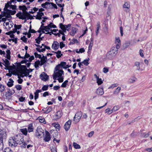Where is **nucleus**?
<instances>
[{
	"label": "nucleus",
	"instance_id": "38",
	"mask_svg": "<svg viewBox=\"0 0 152 152\" xmlns=\"http://www.w3.org/2000/svg\"><path fill=\"white\" fill-rule=\"evenodd\" d=\"M89 59L88 58V59L84 60L82 63L84 64L85 65L87 66L89 64L88 61Z\"/></svg>",
	"mask_w": 152,
	"mask_h": 152
},
{
	"label": "nucleus",
	"instance_id": "6",
	"mask_svg": "<svg viewBox=\"0 0 152 152\" xmlns=\"http://www.w3.org/2000/svg\"><path fill=\"white\" fill-rule=\"evenodd\" d=\"M117 50L118 49L116 48L113 47L107 53V55L108 56L110 55V58H112L117 54Z\"/></svg>",
	"mask_w": 152,
	"mask_h": 152
},
{
	"label": "nucleus",
	"instance_id": "23",
	"mask_svg": "<svg viewBox=\"0 0 152 152\" xmlns=\"http://www.w3.org/2000/svg\"><path fill=\"white\" fill-rule=\"evenodd\" d=\"M96 26L97 27L96 28V35H97L99 32V30L100 28L99 22H98L97 23Z\"/></svg>",
	"mask_w": 152,
	"mask_h": 152
},
{
	"label": "nucleus",
	"instance_id": "48",
	"mask_svg": "<svg viewBox=\"0 0 152 152\" xmlns=\"http://www.w3.org/2000/svg\"><path fill=\"white\" fill-rule=\"evenodd\" d=\"M119 109V107L118 106H115L113 107V109H112V110L113 112H115L117 110H118Z\"/></svg>",
	"mask_w": 152,
	"mask_h": 152
},
{
	"label": "nucleus",
	"instance_id": "17",
	"mask_svg": "<svg viewBox=\"0 0 152 152\" xmlns=\"http://www.w3.org/2000/svg\"><path fill=\"white\" fill-rule=\"evenodd\" d=\"M103 90L102 88L99 87L97 90L96 91V93L97 94L102 95L104 94Z\"/></svg>",
	"mask_w": 152,
	"mask_h": 152
},
{
	"label": "nucleus",
	"instance_id": "51",
	"mask_svg": "<svg viewBox=\"0 0 152 152\" xmlns=\"http://www.w3.org/2000/svg\"><path fill=\"white\" fill-rule=\"evenodd\" d=\"M75 42L78 43V41L77 39H74L72 40L70 42L69 44H75Z\"/></svg>",
	"mask_w": 152,
	"mask_h": 152
},
{
	"label": "nucleus",
	"instance_id": "33",
	"mask_svg": "<svg viewBox=\"0 0 152 152\" xmlns=\"http://www.w3.org/2000/svg\"><path fill=\"white\" fill-rule=\"evenodd\" d=\"M136 79V78L135 77L130 78L128 82L129 83H133L135 81Z\"/></svg>",
	"mask_w": 152,
	"mask_h": 152
},
{
	"label": "nucleus",
	"instance_id": "4",
	"mask_svg": "<svg viewBox=\"0 0 152 152\" xmlns=\"http://www.w3.org/2000/svg\"><path fill=\"white\" fill-rule=\"evenodd\" d=\"M64 71L62 69L56 68V67L55 68V71L53 75V79L55 80H56V78L61 77Z\"/></svg>",
	"mask_w": 152,
	"mask_h": 152
},
{
	"label": "nucleus",
	"instance_id": "20",
	"mask_svg": "<svg viewBox=\"0 0 152 152\" xmlns=\"http://www.w3.org/2000/svg\"><path fill=\"white\" fill-rule=\"evenodd\" d=\"M52 24V23H50L47 26H43L44 29L43 30H45L46 31H48L51 28L50 25Z\"/></svg>",
	"mask_w": 152,
	"mask_h": 152
},
{
	"label": "nucleus",
	"instance_id": "13",
	"mask_svg": "<svg viewBox=\"0 0 152 152\" xmlns=\"http://www.w3.org/2000/svg\"><path fill=\"white\" fill-rule=\"evenodd\" d=\"M116 48L117 49L119 48L121 45V41L119 37L115 38Z\"/></svg>",
	"mask_w": 152,
	"mask_h": 152
},
{
	"label": "nucleus",
	"instance_id": "64",
	"mask_svg": "<svg viewBox=\"0 0 152 152\" xmlns=\"http://www.w3.org/2000/svg\"><path fill=\"white\" fill-rule=\"evenodd\" d=\"M94 131H91L88 134V136L89 137H91L94 134Z\"/></svg>",
	"mask_w": 152,
	"mask_h": 152
},
{
	"label": "nucleus",
	"instance_id": "58",
	"mask_svg": "<svg viewBox=\"0 0 152 152\" xmlns=\"http://www.w3.org/2000/svg\"><path fill=\"white\" fill-rule=\"evenodd\" d=\"M16 32V31H15V32H13V31H10L6 33V34L7 35H9L10 36V35H11V34L14 33H15Z\"/></svg>",
	"mask_w": 152,
	"mask_h": 152
},
{
	"label": "nucleus",
	"instance_id": "56",
	"mask_svg": "<svg viewBox=\"0 0 152 152\" xmlns=\"http://www.w3.org/2000/svg\"><path fill=\"white\" fill-rule=\"evenodd\" d=\"M15 88L17 89V90H20L21 89V86L19 85H16L15 86Z\"/></svg>",
	"mask_w": 152,
	"mask_h": 152
},
{
	"label": "nucleus",
	"instance_id": "52",
	"mask_svg": "<svg viewBox=\"0 0 152 152\" xmlns=\"http://www.w3.org/2000/svg\"><path fill=\"white\" fill-rule=\"evenodd\" d=\"M59 26L61 29L65 30V28H66L65 25H63L62 23H61L59 24Z\"/></svg>",
	"mask_w": 152,
	"mask_h": 152
},
{
	"label": "nucleus",
	"instance_id": "1",
	"mask_svg": "<svg viewBox=\"0 0 152 152\" xmlns=\"http://www.w3.org/2000/svg\"><path fill=\"white\" fill-rule=\"evenodd\" d=\"M24 139L20 134L16 135L9 140V145L11 146L16 147L18 145H20L23 142Z\"/></svg>",
	"mask_w": 152,
	"mask_h": 152
},
{
	"label": "nucleus",
	"instance_id": "28",
	"mask_svg": "<svg viewBox=\"0 0 152 152\" xmlns=\"http://www.w3.org/2000/svg\"><path fill=\"white\" fill-rule=\"evenodd\" d=\"M11 95L12 94L10 93L9 91L6 92L5 93V95L7 99H10L11 97Z\"/></svg>",
	"mask_w": 152,
	"mask_h": 152
},
{
	"label": "nucleus",
	"instance_id": "12",
	"mask_svg": "<svg viewBox=\"0 0 152 152\" xmlns=\"http://www.w3.org/2000/svg\"><path fill=\"white\" fill-rule=\"evenodd\" d=\"M59 46V43L55 41L52 45V48L56 50L58 48Z\"/></svg>",
	"mask_w": 152,
	"mask_h": 152
},
{
	"label": "nucleus",
	"instance_id": "29",
	"mask_svg": "<svg viewBox=\"0 0 152 152\" xmlns=\"http://www.w3.org/2000/svg\"><path fill=\"white\" fill-rule=\"evenodd\" d=\"M134 66L137 67L136 70L139 71L140 69V63L139 62H136L134 64Z\"/></svg>",
	"mask_w": 152,
	"mask_h": 152
},
{
	"label": "nucleus",
	"instance_id": "42",
	"mask_svg": "<svg viewBox=\"0 0 152 152\" xmlns=\"http://www.w3.org/2000/svg\"><path fill=\"white\" fill-rule=\"evenodd\" d=\"M68 81L67 80H65L62 84L61 85V87H62L65 88L66 87V85L67 84V83Z\"/></svg>",
	"mask_w": 152,
	"mask_h": 152
},
{
	"label": "nucleus",
	"instance_id": "5",
	"mask_svg": "<svg viewBox=\"0 0 152 152\" xmlns=\"http://www.w3.org/2000/svg\"><path fill=\"white\" fill-rule=\"evenodd\" d=\"M44 131L41 127H38L36 130V135L38 138H41L42 135H44Z\"/></svg>",
	"mask_w": 152,
	"mask_h": 152
},
{
	"label": "nucleus",
	"instance_id": "49",
	"mask_svg": "<svg viewBox=\"0 0 152 152\" xmlns=\"http://www.w3.org/2000/svg\"><path fill=\"white\" fill-rule=\"evenodd\" d=\"M34 55L36 58H41V55L38 54L37 52L34 53Z\"/></svg>",
	"mask_w": 152,
	"mask_h": 152
},
{
	"label": "nucleus",
	"instance_id": "25",
	"mask_svg": "<svg viewBox=\"0 0 152 152\" xmlns=\"http://www.w3.org/2000/svg\"><path fill=\"white\" fill-rule=\"evenodd\" d=\"M4 63H5V64H2L3 65H4L6 67H7L10 65V63L9 61L7 60V59H5V60H3Z\"/></svg>",
	"mask_w": 152,
	"mask_h": 152
},
{
	"label": "nucleus",
	"instance_id": "7",
	"mask_svg": "<svg viewBox=\"0 0 152 152\" xmlns=\"http://www.w3.org/2000/svg\"><path fill=\"white\" fill-rule=\"evenodd\" d=\"M82 115V113L81 111L78 112L76 113L73 120L76 123L79 121L81 118Z\"/></svg>",
	"mask_w": 152,
	"mask_h": 152
},
{
	"label": "nucleus",
	"instance_id": "46",
	"mask_svg": "<svg viewBox=\"0 0 152 152\" xmlns=\"http://www.w3.org/2000/svg\"><path fill=\"white\" fill-rule=\"evenodd\" d=\"M48 85H44L42 88V90L43 91H45L48 90Z\"/></svg>",
	"mask_w": 152,
	"mask_h": 152
},
{
	"label": "nucleus",
	"instance_id": "36",
	"mask_svg": "<svg viewBox=\"0 0 152 152\" xmlns=\"http://www.w3.org/2000/svg\"><path fill=\"white\" fill-rule=\"evenodd\" d=\"M5 89V86L2 84H0V92H2L4 91Z\"/></svg>",
	"mask_w": 152,
	"mask_h": 152
},
{
	"label": "nucleus",
	"instance_id": "43",
	"mask_svg": "<svg viewBox=\"0 0 152 152\" xmlns=\"http://www.w3.org/2000/svg\"><path fill=\"white\" fill-rule=\"evenodd\" d=\"M51 6L53 7L56 9H57V7L55 4H54L52 2H50V5L49 6V7H51Z\"/></svg>",
	"mask_w": 152,
	"mask_h": 152
},
{
	"label": "nucleus",
	"instance_id": "55",
	"mask_svg": "<svg viewBox=\"0 0 152 152\" xmlns=\"http://www.w3.org/2000/svg\"><path fill=\"white\" fill-rule=\"evenodd\" d=\"M34 99L36 100L39 97V93L36 91L34 93Z\"/></svg>",
	"mask_w": 152,
	"mask_h": 152
},
{
	"label": "nucleus",
	"instance_id": "32",
	"mask_svg": "<svg viewBox=\"0 0 152 152\" xmlns=\"http://www.w3.org/2000/svg\"><path fill=\"white\" fill-rule=\"evenodd\" d=\"M7 12L8 13H9L10 15H14L15 14L16 12V11L15 10L12 11L11 10H10L8 9H7Z\"/></svg>",
	"mask_w": 152,
	"mask_h": 152
},
{
	"label": "nucleus",
	"instance_id": "53",
	"mask_svg": "<svg viewBox=\"0 0 152 152\" xmlns=\"http://www.w3.org/2000/svg\"><path fill=\"white\" fill-rule=\"evenodd\" d=\"M129 45V42L126 43L123 45V47L124 49H125L127 48Z\"/></svg>",
	"mask_w": 152,
	"mask_h": 152
},
{
	"label": "nucleus",
	"instance_id": "10",
	"mask_svg": "<svg viewBox=\"0 0 152 152\" xmlns=\"http://www.w3.org/2000/svg\"><path fill=\"white\" fill-rule=\"evenodd\" d=\"M71 120H69L65 123L64 126V128L66 131H68L70 128L71 123Z\"/></svg>",
	"mask_w": 152,
	"mask_h": 152
},
{
	"label": "nucleus",
	"instance_id": "41",
	"mask_svg": "<svg viewBox=\"0 0 152 152\" xmlns=\"http://www.w3.org/2000/svg\"><path fill=\"white\" fill-rule=\"evenodd\" d=\"M73 145L74 147L76 149H79L80 148V146L75 142H74Z\"/></svg>",
	"mask_w": 152,
	"mask_h": 152
},
{
	"label": "nucleus",
	"instance_id": "40",
	"mask_svg": "<svg viewBox=\"0 0 152 152\" xmlns=\"http://www.w3.org/2000/svg\"><path fill=\"white\" fill-rule=\"evenodd\" d=\"M40 64V61L38 60L36 61L35 63L34 66L35 68H37L39 67V65Z\"/></svg>",
	"mask_w": 152,
	"mask_h": 152
},
{
	"label": "nucleus",
	"instance_id": "50",
	"mask_svg": "<svg viewBox=\"0 0 152 152\" xmlns=\"http://www.w3.org/2000/svg\"><path fill=\"white\" fill-rule=\"evenodd\" d=\"M22 1V0H10V4H11V3L13 2L15 4L17 2V1L18 2H21Z\"/></svg>",
	"mask_w": 152,
	"mask_h": 152
},
{
	"label": "nucleus",
	"instance_id": "19",
	"mask_svg": "<svg viewBox=\"0 0 152 152\" xmlns=\"http://www.w3.org/2000/svg\"><path fill=\"white\" fill-rule=\"evenodd\" d=\"M50 133L52 134L53 138H55V137L58 135V132L56 130H51Z\"/></svg>",
	"mask_w": 152,
	"mask_h": 152
},
{
	"label": "nucleus",
	"instance_id": "61",
	"mask_svg": "<svg viewBox=\"0 0 152 152\" xmlns=\"http://www.w3.org/2000/svg\"><path fill=\"white\" fill-rule=\"evenodd\" d=\"M20 39L22 40L24 42H25L27 41V39L26 37L25 36H23V37L21 38Z\"/></svg>",
	"mask_w": 152,
	"mask_h": 152
},
{
	"label": "nucleus",
	"instance_id": "8",
	"mask_svg": "<svg viewBox=\"0 0 152 152\" xmlns=\"http://www.w3.org/2000/svg\"><path fill=\"white\" fill-rule=\"evenodd\" d=\"M40 78L42 80L45 81L48 79V76L45 72H42L40 75Z\"/></svg>",
	"mask_w": 152,
	"mask_h": 152
},
{
	"label": "nucleus",
	"instance_id": "30",
	"mask_svg": "<svg viewBox=\"0 0 152 152\" xmlns=\"http://www.w3.org/2000/svg\"><path fill=\"white\" fill-rule=\"evenodd\" d=\"M42 55V57H41V58H40V62H43V63H45L47 61V57L46 56H45L43 54Z\"/></svg>",
	"mask_w": 152,
	"mask_h": 152
},
{
	"label": "nucleus",
	"instance_id": "59",
	"mask_svg": "<svg viewBox=\"0 0 152 152\" xmlns=\"http://www.w3.org/2000/svg\"><path fill=\"white\" fill-rule=\"evenodd\" d=\"M34 58L33 56H30L29 55V62H31L34 59Z\"/></svg>",
	"mask_w": 152,
	"mask_h": 152
},
{
	"label": "nucleus",
	"instance_id": "15",
	"mask_svg": "<svg viewBox=\"0 0 152 152\" xmlns=\"http://www.w3.org/2000/svg\"><path fill=\"white\" fill-rule=\"evenodd\" d=\"M4 133L2 129H0V146L3 145V135Z\"/></svg>",
	"mask_w": 152,
	"mask_h": 152
},
{
	"label": "nucleus",
	"instance_id": "45",
	"mask_svg": "<svg viewBox=\"0 0 152 152\" xmlns=\"http://www.w3.org/2000/svg\"><path fill=\"white\" fill-rule=\"evenodd\" d=\"M28 60H23L21 62V64H24L25 63L26 64V67L27 66V67L28 68V63H27V62L28 61Z\"/></svg>",
	"mask_w": 152,
	"mask_h": 152
},
{
	"label": "nucleus",
	"instance_id": "54",
	"mask_svg": "<svg viewBox=\"0 0 152 152\" xmlns=\"http://www.w3.org/2000/svg\"><path fill=\"white\" fill-rule=\"evenodd\" d=\"M64 77H58V78L57 79V80H58V82L59 83H62L63 81Z\"/></svg>",
	"mask_w": 152,
	"mask_h": 152
},
{
	"label": "nucleus",
	"instance_id": "11",
	"mask_svg": "<svg viewBox=\"0 0 152 152\" xmlns=\"http://www.w3.org/2000/svg\"><path fill=\"white\" fill-rule=\"evenodd\" d=\"M62 115L61 111H58L57 112L55 115L53 116L54 119L55 120L59 119Z\"/></svg>",
	"mask_w": 152,
	"mask_h": 152
},
{
	"label": "nucleus",
	"instance_id": "47",
	"mask_svg": "<svg viewBox=\"0 0 152 152\" xmlns=\"http://www.w3.org/2000/svg\"><path fill=\"white\" fill-rule=\"evenodd\" d=\"M105 113H108L109 114H110L113 113V111L112 110H110L109 108L106 109L105 110Z\"/></svg>",
	"mask_w": 152,
	"mask_h": 152
},
{
	"label": "nucleus",
	"instance_id": "57",
	"mask_svg": "<svg viewBox=\"0 0 152 152\" xmlns=\"http://www.w3.org/2000/svg\"><path fill=\"white\" fill-rule=\"evenodd\" d=\"M28 57V53H27V51H26V54L24 56L22 57L21 58L23 59H25L26 58Z\"/></svg>",
	"mask_w": 152,
	"mask_h": 152
},
{
	"label": "nucleus",
	"instance_id": "34",
	"mask_svg": "<svg viewBox=\"0 0 152 152\" xmlns=\"http://www.w3.org/2000/svg\"><path fill=\"white\" fill-rule=\"evenodd\" d=\"M38 10V8L34 7L33 9H31V10L29 11V13L33 14L35 12L37 11Z\"/></svg>",
	"mask_w": 152,
	"mask_h": 152
},
{
	"label": "nucleus",
	"instance_id": "26",
	"mask_svg": "<svg viewBox=\"0 0 152 152\" xmlns=\"http://www.w3.org/2000/svg\"><path fill=\"white\" fill-rule=\"evenodd\" d=\"M130 4L128 2H125L123 6V7L124 8H126L129 9L130 7Z\"/></svg>",
	"mask_w": 152,
	"mask_h": 152
},
{
	"label": "nucleus",
	"instance_id": "24",
	"mask_svg": "<svg viewBox=\"0 0 152 152\" xmlns=\"http://www.w3.org/2000/svg\"><path fill=\"white\" fill-rule=\"evenodd\" d=\"M21 132L24 135H26L27 134V130L26 128L21 129H20Z\"/></svg>",
	"mask_w": 152,
	"mask_h": 152
},
{
	"label": "nucleus",
	"instance_id": "63",
	"mask_svg": "<svg viewBox=\"0 0 152 152\" xmlns=\"http://www.w3.org/2000/svg\"><path fill=\"white\" fill-rule=\"evenodd\" d=\"M143 50L142 49H140L139 50L140 54L142 57H143L144 55L142 53Z\"/></svg>",
	"mask_w": 152,
	"mask_h": 152
},
{
	"label": "nucleus",
	"instance_id": "21",
	"mask_svg": "<svg viewBox=\"0 0 152 152\" xmlns=\"http://www.w3.org/2000/svg\"><path fill=\"white\" fill-rule=\"evenodd\" d=\"M50 2H46L45 3L42 4L41 6L43 8H47L49 7Z\"/></svg>",
	"mask_w": 152,
	"mask_h": 152
},
{
	"label": "nucleus",
	"instance_id": "14",
	"mask_svg": "<svg viewBox=\"0 0 152 152\" xmlns=\"http://www.w3.org/2000/svg\"><path fill=\"white\" fill-rule=\"evenodd\" d=\"M66 63L65 62H61L60 64L56 66V68L62 69V68L65 69Z\"/></svg>",
	"mask_w": 152,
	"mask_h": 152
},
{
	"label": "nucleus",
	"instance_id": "22",
	"mask_svg": "<svg viewBox=\"0 0 152 152\" xmlns=\"http://www.w3.org/2000/svg\"><path fill=\"white\" fill-rule=\"evenodd\" d=\"M52 52H54L56 54V56L58 58H60L62 56V54L61 53V52L60 51H58L57 52H54L52 51Z\"/></svg>",
	"mask_w": 152,
	"mask_h": 152
},
{
	"label": "nucleus",
	"instance_id": "39",
	"mask_svg": "<svg viewBox=\"0 0 152 152\" xmlns=\"http://www.w3.org/2000/svg\"><path fill=\"white\" fill-rule=\"evenodd\" d=\"M22 27L21 25H17L16 24L14 25L15 28V31H17V29H19Z\"/></svg>",
	"mask_w": 152,
	"mask_h": 152
},
{
	"label": "nucleus",
	"instance_id": "3",
	"mask_svg": "<svg viewBox=\"0 0 152 152\" xmlns=\"http://www.w3.org/2000/svg\"><path fill=\"white\" fill-rule=\"evenodd\" d=\"M20 68L21 71L20 74H18V78L23 77L24 76H28V69H27L26 65H20Z\"/></svg>",
	"mask_w": 152,
	"mask_h": 152
},
{
	"label": "nucleus",
	"instance_id": "27",
	"mask_svg": "<svg viewBox=\"0 0 152 152\" xmlns=\"http://www.w3.org/2000/svg\"><path fill=\"white\" fill-rule=\"evenodd\" d=\"M10 81L8 82L7 83V85L9 87H12L13 85V83L14 81L11 78L9 79Z\"/></svg>",
	"mask_w": 152,
	"mask_h": 152
},
{
	"label": "nucleus",
	"instance_id": "35",
	"mask_svg": "<svg viewBox=\"0 0 152 152\" xmlns=\"http://www.w3.org/2000/svg\"><path fill=\"white\" fill-rule=\"evenodd\" d=\"M76 31V29L75 28L73 27L72 28V31L71 32V35L73 36Z\"/></svg>",
	"mask_w": 152,
	"mask_h": 152
},
{
	"label": "nucleus",
	"instance_id": "31",
	"mask_svg": "<svg viewBox=\"0 0 152 152\" xmlns=\"http://www.w3.org/2000/svg\"><path fill=\"white\" fill-rule=\"evenodd\" d=\"M36 17V19L38 20H40L42 19V16L40 13V12H37V15L35 16Z\"/></svg>",
	"mask_w": 152,
	"mask_h": 152
},
{
	"label": "nucleus",
	"instance_id": "60",
	"mask_svg": "<svg viewBox=\"0 0 152 152\" xmlns=\"http://www.w3.org/2000/svg\"><path fill=\"white\" fill-rule=\"evenodd\" d=\"M65 46V45L62 42H61L60 43V47L61 49H62Z\"/></svg>",
	"mask_w": 152,
	"mask_h": 152
},
{
	"label": "nucleus",
	"instance_id": "44",
	"mask_svg": "<svg viewBox=\"0 0 152 152\" xmlns=\"http://www.w3.org/2000/svg\"><path fill=\"white\" fill-rule=\"evenodd\" d=\"M121 89V88L120 87H118L116 89L115 91H114L113 94H116L118 93L120 90Z\"/></svg>",
	"mask_w": 152,
	"mask_h": 152
},
{
	"label": "nucleus",
	"instance_id": "18",
	"mask_svg": "<svg viewBox=\"0 0 152 152\" xmlns=\"http://www.w3.org/2000/svg\"><path fill=\"white\" fill-rule=\"evenodd\" d=\"M94 76L97 79V83L98 84V85H101L103 81L102 80L101 78H99V77H98L96 74L94 75Z\"/></svg>",
	"mask_w": 152,
	"mask_h": 152
},
{
	"label": "nucleus",
	"instance_id": "9",
	"mask_svg": "<svg viewBox=\"0 0 152 152\" xmlns=\"http://www.w3.org/2000/svg\"><path fill=\"white\" fill-rule=\"evenodd\" d=\"M42 46H43L44 48H42L41 49H40V48H36V49L37 50V51L39 52H43L45 50V49H47L48 50H50V47L49 46H47L46 45H45L43 44H42Z\"/></svg>",
	"mask_w": 152,
	"mask_h": 152
},
{
	"label": "nucleus",
	"instance_id": "37",
	"mask_svg": "<svg viewBox=\"0 0 152 152\" xmlns=\"http://www.w3.org/2000/svg\"><path fill=\"white\" fill-rule=\"evenodd\" d=\"M34 130V127L33 124H29V132L33 131Z\"/></svg>",
	"mask_w": 152,
	"mask_h": 152
},
{
	"label": "nucleus",
	"instance_id": "62",
	"mask_svg": "<svg viewBox=\"0 0 152 152\" xmlns=\"http://www.w3.org/2000/svg\"><path fill=\"white\" fill-rule=\"evenodd\" d=\"M120 33L121 34V36H123V29L122 26H121L120 27Z\"/></svg>",
	"mask_w": 152,
	"mask_h": 152
},
{
	"label": "nucleus",
	"instance_id": "16",
	"mask_svg": "<svg viewBox=\"0 0 152 152\" xmlns=\"http://www.w3.org/2000/svg\"><path fill=\"white\" fill-rule=\"evenodd\" d=\"M45 132L46 135L44 140L45 142H48L50 140L51 137L50 136V134L48 132L46 131Z\"/></svg>",
	"mask_w": 152,
	"mask_h": 152
},
{
	"label": "nucleus",
	"instance_id": "2",
	"mask_svg": "<svg viewBox=\"0 0 152 152\" xmlns=\"http://www.w3.org/2000/svg\"><path fill=\"white\" fill-rule=\"evenodd\" d=\"M19 9L22 10L23 12H20L16 14V16L20 19L25 20V22L26 20H28V12L27 11V8L25 5L19 6Z\"/></svg>",
	"mask_w": 152,
	"mask_h": 152
}]
</instances>
